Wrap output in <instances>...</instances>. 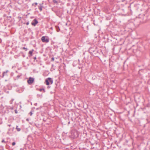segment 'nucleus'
Instances as JSON below:
<instances>
[{"label": "nucleus", "instance_id": "20e7f679", "mask_svg": "<svg viewBox=\"0 0 150 150\" xmlns=\"http://www.w3.org/2000/svg\"><path fill=\"white\" fill-rule=\"evenodd\" d=\"M89 51L91 53L94 54L97 52V50L93 47H91L89 49Z\"/></svg>", "mask_w": 150, "mask_h": 150}, {"label": "nucleus", "instance_id": "6ab92c4d", "mask_svg": "<svg viewBox=\"0 0 150 150\" xmlns=\"http://www.w3.org/2000/svg\"><path fill=\"white\" fill-rule=\"evenodd\" d=\"M1 142L2 143H3V142L6 143V142L5 141L4 139L2 140L1 141Z\"/></svg>", "mask_w": 150, "mask_h": 150}, {"label": "nucleus", "instance_id": "7ed1b4c3", "mask_svg": "<svg viewBox=\"0 0 150 150\" xmlns=\"http://www.w3.org/2000/svg\"><path fill=\"white\" fill-rule=\"evenodd\" d=\"M42 41L44 42L47 43L49 41V39L47 36H42L41 38Z\"/></svg>", "mask_w": 150, "mask_h": 150}, {"label": "nucleus", "instance_id": "1a4fd4ad", "mask_svg": "<svg viewBox=\"0 0 150 150\" xmlns=\"http://www.w3.org/2000/svg\"><path fill=\"white\" fill-rule=\"evenodd\" d=\"M43 7L42 6H38V8L40 10V11H41L42 10V8Z\"/></svg>", "mask_w": 150, "mask_h": 150}, {"label": "nucleus", "instance_id": "b1692460", "mask_svg": "<svg viewBox=\"0 0 150 150\" xmlns=\"http://www.w3.org/2000/svg\"><path fill=\"white\" fill-rule=\"evenodd\" d=\"M20 76L18 75L17 77V78H19Z\"/></svg>", "mask_w": 150, "mask_h": 150}, {"label": "nucleus", "instance_id": "4468645a", "mask_svg": "<svg viewBox=\"0 0 150 150\" xmlns=\"http://www.w3.org/2000/svg\"><path fill=\"white\" fill-rule=\"evenodd\" d=\"M14 100V99H12L10 101V103L11 104H12V102Z\"/></svg>", "mask_w": 150, "mask_h": 150}, {"label": "nucleus", "instance_id": "f8f14e48", "mask_svg": "<svg viewBox=\"0 0 150 150\" xmlns=\"http://www.w3.org/2000/svg\"><path fill=\"white\" fill-rule=\"evenodd\" d=\"M56 28L57 30V32H58L60 30V28L58 26H56Z\"/></svg>", "mask_w": 150, "mask_h": 150}, {"label": "nucleus", "instance_id": "dca6fc26", "mask_svg": "<svg viewBox=\"0 0 150 150\" xmlns=\"http://www.w3.org/2000/svg\"><path fill=\"white\" fill-rule=\"evenodd\" d=\"M29 114H30V116H31L33 114V113L32 112V111H31L29 113Z\"/></svg>", "mask_w": 150, "mask_h": 150}, {"label": "nucleus", "instance_id": "4be33fe9", "mask_svg": "<svg viewBox=\"0 0 150 150\" xmlns=\"http://www.w3.org/2000/svg\"><path fill=\"white\" fill-rule=\"evenodd\" d=\"M51 59L52 61H54V59L53 57H52V58Z\"/></svg>", "mask_w": 150, "mask_h": 150}, {"label": "nucleus", "instance_id": "6e6552de", "mask_svg": "<svg viewBox=\"0 0 150 150\" xmlns=\"http://www.w3.org/2000/svg\"><path fill=\"white\" fill-rule=\"evenodd\" d=\"M8 71L7 70L6 72H4L2 74V77L3 78L5 75L7 76L6 73Z\"/></svg>", "mask_w": 150, "mask_h": 150}, {"label": "nucleus", "instance_id": "f257e3e1", "mask_svg": "<svg viewBox=\"0 0 150 150\" xmlns=\"http://www.w3.org/2000/svg\"><path fill=\"white\" fill-rule=\"evenodd\" d=\"M71 137L72 138H74L77 137L78 136L77 132L76 131L73 130L71 132Z\"/></svg>", "mask_w": 150, "mask_h": 150}, {"label": "nucleus", "instance_id": "39448f33", "mask_svg": "<svg viewBox=\"0 0 150 150\" xmlns=\"http://www.w3.org/2000/svg\"><path fill=\"white\" fill-rule=\"evenodd\" d=\"M34 81V78L31 77H30L27 81V82L28 84H31Z\"/></svg>", "mask_w": 150, "mask_h": 150}, {"label": "nucleus", "instance_id": "0eeeda50", "mask_svg": "<svg viewBox=\"0 0 150 150\" xmlns=\"http://www.w3.org/2000/svg\"><path fill=\"white\" fill-rule=\"evenodd\" d=\"M34 51V50L33 49H32L29 52V54L30 55H29V57H31L32 56V53Z\"/></svg>", "mask_w": 150, "mask_h": 150}, {"label": "nucleus", "instance_id": "f03ea898", "mask_svg": "<svg viewBox=\"0 0 150 150\" xmlns=\"http://www.w3.org/2000/svg\"><path fill=\"white\" fill-rule=\"evenodd\" d=\"M45 81L46 84H50V83L52 84L53 83V79L51 78L48 77L46 79Z\"/></svg>", "mask_w": 150, "mask_h": 150}, {"label": "nucleus", "instance_id": "412c9836", "mask_svg": "<svg viewBox=\"0 0 150 150\" xmlns=\"http://www.w3.org/2000/svg\"><path fill=\"white\" fill-rule=\"evenodd\" d=\"M33 59H34V60H35V59H36V56H35V57H33Z\"/></svg>", "mask_w": 150, "mask_h": 150}, {"label": "nucleus", "instance_id": "2eb2a0df", "mask_svg": "<svg viewBox=\"0 0 150 150\" xmlns=\"http://www.w3.org/2000/svg\"><path fill=\"white\" fill-rule=\"evenodd\" d=\"M39 91H44L45 92V90L42 88H41L39 89Z\"/></svg>", "mask_w": 150, "mask_h": 150}, {"label": "nucleus", "instance_id": "a878e982", "mask_svg": "<svg viewBox=\"0 0 150 150\" xmlns=\"http://www.w3.org/2000/svg\"><path fill=\"white\" fill-rule=\"evenodd\" d=\"M34 3H33V4H32V6H33L34 5Z\"/></svg>", "mask_w": 150, "mask_h": 150}, {"label": "nucleus", "instance_id": "a211bd4d", "mask_svg": "<svg viewBox=\"0 0 150 150\" xmlns=\"http://www.w3.org/2000/svg\"><path fill=\"white\" fill-rule=\"evenodd\" d=\"M16 143L15 142H13L12 143V145L13 146H14L15 145Z\"/></svg>", "mask_w": 150, "mask_h": 150}, {"label": "nucleus", "instance_id": "aec40b11", "mask_svg": "<svg viewBox=\"0 0 150 150\" xmlns=\"http://www.w3.org/2000/svg\"><path fill=\"white\" fill-rule=\"evenodd\" d=\"M34 4L35 5V6H36V5H37V4H38V3H37V2H35V3H34Z\"/></svg>", "mask_w": 150, "mask_h": 150}, {"label": "nucleus", "instance_id": "ddd939ff", "mask_svg": "<svg viewBox=\"0 0 150 150\" xmlns=\"http://www.w3.org/2000/svg\"><path fill=\"white\" fill-rule=\"evenodd\" d=\"M23 49L25 50V51H27L28 50V48H25L24 47H23Z\"/></svg>", "mask_w": 150, "mask_h": 150}, {"label": "nucleus", "instance_id": "423d86ee", "mask_svg": "<svg viewBox=\"0 0 150 150\" xmlns=\"http://www.w3.org/2000/svg\"><path fill=\"white\" fill-rule=\"evenodd\" d=\"M38 23V21L36 19H34L33 22L31 23V24L34 26H35L36 24H37Z\"/></svg>", "mask_w": 150, "mask_h": 150}, {"label": "nucleus", "instance_id": "9b49d317", "mask_svg": "<svg viewBox=\"0 0 150 150\" xmlns=\"http://www.w3.org/2000/svg\"><path fill=\"white\" fill-rule=\"evenodd\" d=\"M16 129L18 131H20L21 129L20 128H18V126H17L16 127Z\"/></svg>", "mask_w": 150, "mask_h": 150}, {"label": "nucleus", "instance_id": "5701e85b", "mask_svg": "<svg viewBox=\"0 0 150 150\" xmlns=\"http://www.w3.org/2000/svg\"><path fill=\"white\" fill-rule=\"evenodd\" d=\"M29 24V22H28L26 23V24L27 25H28V24Z\"/></svg>", "mask_w": 150, "mask_h": 150}, {"label": "nucleus", "instance_id": "bb28decb", "mask_svg": "<svg viewBox=\"0 0 150 150\" xmlns=\"http://www.w3.org/2000/svg\"><path fill=\"white\" fill-rule=\"evenodd\" d=\"M70 123V122H69L68 123V124H69Z\"/></svg>", "mask_w": 150, "mask_h": 150}, {"label": "nucleus", "instance_id": "f3484780", "mask_svg": "<svg viewBox=\"0 0 150 150\" xmlns=\"http://www.w3.org/2000/svg\"><path fill=\"white\" fill-rule=\"evenodd\" d=\"M14 111L15 113L17 114L18 113V111L17 110H15Z\"/></svg>", "mask_w": 150, "mask_h": 150}, {"label": "nucleus", "instance_id": "9d476101", "mask_svg": "<svg viewBox=\"0 0 150 150\" xmlns=\"http://www.w3.org/2000/svg\"><path fill=\"white\" fill-rule=\"evenodd\" d=\"M52 1L54 4H58V1L57 0H52Z\"/></svg>", "mask_w": 150, "mask_h": 150}, {"label": "nucleus", "instance_id": "cd10ccee", "mask_svg": "<svg viewBox=\"0 0 150 150\" xmlns=\"http://www.w3.org/2000/svg\"><path fill=\"white\" fill-rule=\"evenodd\" d=\"M10 130V129H9V130Z\"/></svg>", "mask_w": 150, "mask_h": 150}, {"label": "nucleus", "instance_id": "393cba45", "mask_svg": "<svg viewBox=\"0 0 150 150\" xmlns=\"http://www.w3.org/2000/svg\"><path fill=\"white\" fill-rule=\"evenodd\" d=\"M7 126L8 127H10L11 126V124H8V125Z\"/></svg>", "mask_w": 150, "mask_h": 150}]
</instances>
